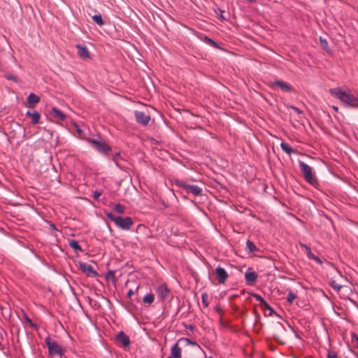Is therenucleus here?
<instances>
[{
    "instance_id": "nucleus-1",
    "label": "nucleus",
    "mask_w": 358,
    "mask_h": 358,
    "mask_svg": "<svg viewBox=\"0 0 358 358\" xmlns=\"http://www.w3.org/2000/svg\"><path fill=\"white\" fill-rule=\"evenodd\" d=\"M106 216L110 221L114 222L117 227L124 230L129 229L134 224L133 220L130 217L115 216L112 212L107 213Z\"/></svg>"
},
{
    "instance_id": "nucleus-2",
    "label": "nucleus",
    "mask_w": 358,
    "mask_h": 358,
    "mask_svg": "<svg viewBox=\"0 0 358 358\" xmlns=\"http://www.w3.org/2000/svg\"><path fill=\"white\" fill-rule=\"evenodd\" d=\"M173 182L178 187L184 189L187 194H192L194 196L202 195V189L197 185H189L187 182L176 178Z\"/></svg>"
},
{
    "instance_id": "nucleus-3",
    "label": "nucleus",
    "mask_w": 358,
    "mask_h": 358,
    "mask_svg": "<svg viewBox=\"0 0 358 358\" xmlns=\"http://www.w3.org/2000/svg\"><path fill=\"white\" fill-rule=\"evenodd\" d=\"M299 164L305 180L313 186L318 185V181L313 175L311 167L302 161H299Z\"/></svg>"
},
{
    "instance_id": "nucleus-4",
    "label": "nucleus",
    "mask_w": 358,
    "mask_h": 358,
    "mask_svg": "<svg viewBox=\"0 0 358 358\" xmlns=\"http://www.w3.org/2000/svg\"><path fill=\"white\" fill-rule=\"evenodd\" d=\"M87 141L96 150L99 152L104 155H108L111 151L112 148L105 141H99L94 138H88Z\"/></svg>"
},
{
    "instance_id": "nucleus-5",
    "label": "nucleus",
    "mask_w": 358,
    "mask_h": 358,
    "mask_svg": "<svg viewBox=\"0 0 358 358\" xmlns=\"http://www.w3.org/2000/svg\"><path fill=\"white\" fill-rule=\"evenodd\" d=\"M329 93L336 99H339L341 102L345 104L347 106H348L350 99L351 97V94H348L345 92H343L341 88H331L329 90Z\"/></svg>"
},
{
    "instance_id": "nucleus-6",
    "label": "nucleus",
    "mask_w": 358,
    "mask_h": 358,
    "mask_svg": "<svg viewBox=\"0 0 358 358\" xmlns=\"http://www.w3.org/2000/svg\"><path fill=\"white\" fill-rule=\"evenodd\" d=\"M45 344L48 346L49 354L50 355H62V348L57 343L52 341L48 336L45 339Z\"/></svg>"
},
{
    "instance_id": "nucleus-7",
    "label": "nucleus",
    "mask_w": 358,
    "mask_h": 358,
    "mask_svg": "<svg viewBox=\"0 0 358 358\" xmlns=\"http://www.w3.org/2000/svg\"><path fill=\"white\" fill-rule=\"evenodd\" d=\"M79 269L89 277H96L98 275L97 272L94 269L93 266L85 262H78Z\"/></svg>"
},
{
    "instance_id": "nucleus-8",
    "label": "nucleus",
    "mask_w": 358,
    "mask_h": 358,
    "mask_svg": "<svg viewBox=\"0 0 358 358\" xmlns=\"http://www.w3.org/2000/svg\"><path fill=\"white\" fill-rule=\"evenodd\" d=\"M135 117L136 122L142 124L143 126H146L148 124L150 120V116L148 114H146L144 112L142 111H135Z\"/></svg>"
},
{
    "instance_id": "nucleus-9",
    "label": "nucleus",
    "mask_w": 358,
    "mask_h": 358,
    "mask_svg": "<svg viewBox=\"0 0 358 358\" xmlns=\"http://www.w3.org/2000/svg\"><path fill=\"white\" fill-rule=\"evenodd\" d=\"M257 273L252 268H248L245 273V280L248 285H253L257 281Z\"/></svg>"
},
{
    "instance_id": "nucleus-10",
    "label": "nucleus",
    "mask_w": 358,
    "mask_h": 358,
    "mask_svg": "<svg viewBox=\"0 0 358 358\" xmlns=\"http://www.w3.org/2000/svg\"><path fill=\"white\" fill-rule=\"evenodd\" d=\"M215 275L220 284H224L229 277L227 272L221 266L215 268Z\"/></svg>"
},
{
    "instance_id": "nucleus-11",
    "label": "nucleus",
    "mask_w": 358,
    "mask_h": 358,
    "mask_svg": "<svg viewBox=\"0 0 358 358\" xmlns=\"http://www.w3.org/2000/svg\"><path fill=\"white\" fill-rule=\"evenodd\" d=\"M48 224H49V230L50 231V232L52 233V234L53 236H55L56 238V243H52V245H55L57 246H58L59 244H62V242H61V240L59 239V236H62L64 239V237L62 236V231H60L57 227L56 226L52 224V223H50V222H48Z\"/></svg>"
},
{
    "instance_id": "nucleus-12",
    "label": "nucleus",
    "mask_w": 358,
    "mask_h": 358,
    "mask_svg": "<svg viewBox=\"0 0 358 358\" xmlns=\"http://www.w3.org/2000/svg\"><path fill=\"white\" fill-rule=\"evenodd\" d=\"M78 49V55L83 59H89L91 58L90 53L85 45L77 44L76 45Z\"/></svg>"
},
{
    "instance_id": "nucleus-13",
    "label": "nucleus",
    "mask_w": 358,
    "mask_h": 358,
    "mask_svg": "<svg viewBox=\"0 0 358 358\" xmlns=\"http://www.w3.org/2000/svg\"><path fill=\"white\" fill-rule=\"evenodd\" d=\"M116 340L121 343L123 348H127L130 345V338L124 331H120L117 334Z\"/></svg>"
},
{
    "instance_id": "nucleus-14",
    "label": "nucleus",
    "mask_w": 358,
    "mask_h": 358,
    "mask_svg": "<svg viewBox=\"0 0 358 358\" xmlns=\"http://www.w3.org/2000/svg\"><path fill=\"white\" fill-rule=\"evenodd\" d=\"M156 292L162 301H164L169 293V289L166 284H162L156 288Z\"/></svg>"
},
{
    "instance_id": "nucleus-15",
    "label": "nucleus",
    "mask_w": 358,
    "mask_h": 358,
    "mask_svg": "<svg viewBox=\"0 0 358 358\" xmlns=\"http://www.w3.org/2000/svg\"><path fill=\"white\" fill-rule=\"evenodd\" d=\"M272 85L273 86H278L284 92H290L292 90V87L288 83L282 80H275Z\"/></svg>"
},
{
    "instance_id": "nucleus-16",
    "label": "nucleus",
    "mask_w": 358,
    "mask_h": 358,
    "mask_svg": "<svg viewBox=\"0 0 358 358\" xmlns=\"http://www.w3.org/2000/svg\"><path fill=\"white\" fill-rule=\"evenodd\" d=\"M26 116L31 117V122L32 124H38L41 118V114L36 110L33 112L27 110L26 113Z\"/></svg>"
},
{
    "instance_id": "nucleus-17",
    "label": "nucleus",
    "mask_w": 358,
    "mask_h": 358,
    "mask_svg": "<svg viewBox=\"0 0 358 358\" xmlns=\"http://www.w3.org/2000/svg\"><path fill=\"white\" fill-rule=\"evenodd\" d=\"M50 115L59 120H64L66 117V115H64L60 110L55 107H53L51 109L50 111Z\"/></svg>"
},
{
    "instance_id": "nucleus-18",
    "label": "nucleus",
    "mask_w": 358,
    "mask_h": 358,
    "mask_svg": "<svg viewBox=\"0 0 358 358\" xmlns=\"http://www.w3.org/2000/svg\"><path fill=\"white\" fill-rule=\"evenodd\" d=\"M27 101L29 106L34 108L40 101V97L34 93H31L28 96Z\"/></svg>"
},
{
    "instance_id": "nucleus-19",
    "label": "nucleus",
    "mask_w": 358,
    "mask_h": 358,
    "mask_svg": "<svg viewBox=\"0 0 358 358\" xmlns=\"http://www.w3.org/2000/svg\"><path fill=\"white\" fill-rule=\"evenodd\" d=\"M171 357L173 358H180L181 357V348L179 347L178 343H175L171 350Z\"/></svg>"
},
{
    "instance_id": "nucleus-20",
    "label": "nucleus",
    "mask_w": 358,
    "mask_h": 358,
    "mask_svg": "<svg viewBox=\"0 0 358 358\" xmlns=\"http://www.w3.org/2000/svg\"><path fill=\"white\" fill-rule=\"evenodd\" d=\"M305 249H306V253L308 259L314 260L318 264L321 265L322 264V261L320 259V257H317V255H314L311 252L310 248H305Z\"/></svg>"
},
{
    "instance_id": "nucleus-21",
    "label": "nucleus",
    "mask_w": 358,
    "mask_h": 358,
    "mask_svg": "<svg viewBox=\"0 0 358 358\" xmlns=\"http://www.w3.org/2000/svg\"><path fill=\"white\" fill-rule=\"evenodd\" d=\"M280 147L282 148V150L285 152L286 153L290 155L292 153H294L295 152V150L294 148H292V147H290L287 143H280Z\"/></svg>"
},
{
    "instance_id": "nucleus-22",
    "label": "nucleus",
    "mask_w": 358,
    "mask_h": 358,
    "mask_svg": "<svg viewBox=\"0 0 358 358\" xmlns=\"http://www.w3.org/2000/svg\"><path fill=\"white\" fill-rule=\"evenodd\" d=\"M155 300V295L152 293L146 294L143 299L144 303L151 304Z\"/></svg>"
},
{
    "instance_id": "nucleus-23",
    "label": "nucleus",
    "mask_w": 358,
    "mask_h": 358,
    "mask_svg": "<svg viewBox=\"0 0 358 358\" xmlns=\"http://www.w3.org/2000/svg\"><path fill=\"white\" fill-rule=\"evenodd\" d=\"M320 45L327 53H331V50L329 48L328 42L326 39L320 37Z\"/></svg>"
},
{
    "instance_id": "nucleus-24",
    "label": "nucleus",
    "mask_w": 358,
    "mask_h": 358,
    "mask_svg": "<svg viewBox=\"0 0 358 358\" xmlns=\"http://www.w3.org/2000/svg\"><path fill=\"white\" fill-rule=\"evenodd\" d=\"M205 43L208 45L213 46L215 48H219L217 43L210 38L209 37L204 36L203 38H201Z\"/></svg>"
},
{
    "instance_id": "nucleus-25",
    "label": "nucleus",
    "mask_w": 358,
    "mask_h": 358,
    "mask_svg": "<svg viewBox=\"0 0 358 358\" xmlns=\"http://www.w3.org/2000/svg\"><path fill=\"white\" fill-rule=\"evenodd\" d=\"M348 106L352 107V108H357L358 107V99L352 94Z\"/></svg>"
},
{
    "instance_id": "nucleus-26",
    "label": "nucleus",
    "mask_w": 358,
    "mask_h": 358,
    "mask_svg": "<svg viewBox=\"0 0 358 358\" xmlns=\"http://www.w3.org/2000/svg\"><path fill=\"white\" fill-rule=\"evenodd\" d=\"M92 19L99 26H103L105 24L101 14L94 15L92 16Z\"/></svg>"
},
{
    "instance_id": "nucleus-27",
    "label": "nucleus",
    "mask_w": 358,
    "mask_h": 358,
    "mask_svg": "<svg viewBox=\"0 0 358 358\" xmlns=\"http://www.w3.org/2000/svg\"><path fill=\"white\" fill-rule=\"evenodd\" d=\"M297 296L296 294L293 292L292 291L289 290L288 292V294L287 296V301L289 303H292L294 300L296 299Z\"/></svg>"
},
{
    "instance_id": "nucleus-28",
    "label": "nucleus",
    "mask_w": 358,
    "mask_h": 358,
    "mask_svg": "<svg viewBox=\"0 0 358 358\" xmlns=\"http://www.w3.org/2000/svg\"><path fill=\"white\" fill-rule=\"evenodd\" d=\"M330 286L336 291L338 292L342 286L339 285L335 280H331L329 282Z\"/></svg>"
},
{
    "instance_id": "nucleus-29",
    "label": "nucleus",
    "mask_w": 358,
    "mask_h": 358,
    "mask_svg": "<svg viewBox=\"0 0 358 358\" xmlns=\"http://www.w3.org/2000/svg\"><path fill=\"white\" fill-rule=\"evenodd\" d=\"M114 210L115 212L121 214L124 213L125 207L120 203H117L114 207Z\"/></svg>"
},
{
    "instance_id": "nucleus-30",
    "label": "nucleus",
    "mask_w": 358,
    "mask_h": 358,
    "mask_svg": "<svg viewBox=\"0 0 358 358\" xmlns=\"http://www.w3.org/2000/svg\"><path fill=\"white\" fill-rule=\"evenodd\" d=\"M106 278L108 280H111L113 282H115L116 280V278H115V271H112V270H109L107 273H106Z\"/></svg>"
},
{
    "instance_id": "nucleus-31",
    "label": "nucleus",
    "mask_w": 358,
    "mask_h": 358,
    "mask_svg": "<svg viewBox=\"0 0 358 358\" xmlns=\"http://www.w3.org/2000/svg\"><path fill=\"white\" fill-rule=\"evenodd\" d=\"M201 300L203 305L206 308L208 306L209 303L208 301V294L206 293H203L201 294Z\"/></svg>"
},
{
    "instance_id": "nucleus-32",
    "label": "nucleus",
    "mask_w": 358,
    "mask_h": 358,
    "mask_svg": "<svg viewBox=\"0 0 358 358\" xmlns=\"http://www.w3.org/2000/svg\"><path fill=\"white\" fill-rule=\"evenodd\" d=\"M252 296L256 299L257 301L259 302L262 305L263 303H265V300L259 294L253 293Z\"/></svg>"
},
{
    "instance_id": "nucleus-33",
    "label": "nucleus",
    "mask_w": 358,
    "mask_h": 358,
    "mask_svg": "<svg viewBox=\"0 0 358 358\" xmlns=\"http://www.w3.org/2000/svg\"><path fill=\"white\" fill-rule=\"evenodd\" d=\"M4 77L7 80H13L14 82H17V77L15 76L14 75H12V74H6V75H4Z\"/></svg>"
},
{
    "instance_id": "nucleus-34",
    "label": "nucleus",
    "mask_w": 358,
    "mask_h": 358,
    "mask_svg": "<svg viewBox=\"0 0 358 358\" xmlns=\"http://www.w3.org/2000/svg\"><path fill=\"white\" fill-rule=\"evenodd\" d=\"M69 245L71 247H78L80 246L77 241L73 239H68Z\"/></svg>"
},
{
    "instance_id": "nucleus-35",
    "label": "nucleus",
    "mask_w": 358,
    "mask_h": 358,
    "mask_svg": "<svg viewBox=\"0 0 358 358\" xmlns=\"http://www.w3.org/2000/svg\"><path fill=\"white\" fill-rule=\"evenodd\" d=\"M182 339H183L184 341H186V343H187L188 345H193V346H194V345H197V343H196L195 341H192V340H191V339H189V338H182Z\"/></svg>"
},
{
    "instance_id": "nucleus-36",
    "label": "nucleus",
    "mask_w": 358,
    "mask_h": 358,
    "mask_svg": "<svg viewBox=\"0 0 358 358\" xmlns=\"http://www.w3.org/2000/svg\"><path fill=\"white\" fill-rule=\"evenodd\" d=\"M102 192H99V191H94V193H93V198L95 200H98L99 196L101 195Z\"/></svg>"
},
{
    "instance_id": "nucleus-37",
    "label": "nucleus",
    "mask_w": 358,
    "mask_h": 358,
    "mask_svg": "<svg viewBox=\"0 0 358 358\" xmlns=\"http://www.w3.org/2000/svg\"><path fill=\"white\" fill-rule=\"evenodd\" d=\"M120 157V152H115V154L113 155V161L115 162V164L119 166V164L117 163V162L116 161V159L117 157Z\"/></svg>"
},
{
    "instance_id": "nucleus-38",
    "label": "nucleus",
    "mask_w": 358,
    "mask_h": 358,
    "mask_svg": "<svg viewBox=\"0 0 358 358\" xmlns=\"http://www.w3.org/2000/svg\"><path fill=\"white\" fill-rule=\"evenodd\" d=\"M26 321L30 324L31 327H34L35 329H37V327H38L37 324L33 323L31 320L29 319L28 317H26Z\"/></svg>"
},
{
    "instance_id": "nucleus-39",
    "label": "nucleus",
    "mask_w": 358,
    "mask_h": 358,
    "mask_svg": "<svg viewBox=\"0 0 358 358\" xmlns=\"http://www.w3.org/2000/svg\"><path fill=\"white\" fill-rule=\"evenodd\" d=\"M262 306H263V307L265 308V309H267V310H269L271 311H273V309L271 308V307L269 306V304L265 301V303H263L262 304Z\"/></svg>"
},
{
    "instance_id": "nucleus-40",
    "label": "nucleus",
    "mask_w": 358,
    "mask_h": 358,
    "mask_svg": "<svg viewBox=\"0 0 358 358\" xmlns=\"http://www.w3.org/2000/svg\"><path fill=\"white\" fill-rule=\"evenodd\" d=\"M291 108L298 114H302L303 111L296 106H291Z\"/></svg>"
},
{
    "instance_id": "nucleus-41",
    "label": "nucleus",
    "mask_w": 358,
    "mask_h": 358,
    "mask_svg": "<svg viewBox=\"0 0 358 358\" xmlns=\"http://www.w3.org/2000/svg\"><path fill=\"white\" fill-rule=\"evenodd\" d=\"M246 249L248 250V253H252L259 250L258 248H246Z\"/></svg>"
},
{
    "instance_id": "nucleus-42",
    "label": "nucleus",
    "mask_w": 358,
    "mask_h": 358,
    "mask_svg": "<svg viewBox=\"0 0 358 358\" xmlns=\"http://www.w3.org/2000/svg\"><path fill=\"white\" fill-rule=\"evenodd\" d=\"M327 358H337V355L335 352H329Z\"/></svg>"
},
{
    "instance_id": "nucleus-43",
    "label": "nucleus",
    "mask_w": 358,
    "mask_h": 358,
    "mask_svg": "<svg viewBox=\"0 0 358 358\" xmlns=\"http://www.w3.org/2000/svg\"><path fill=\"white\" fill-rule=\"evenodd\" d=\"M185 329H187L190 330L191 331H194V326L192 324H185Z\"/></svg>"
},
{
    "instance_id": "nucleus-44",
    "label": "nucleus",
    "mask_w": 358,
    "mask_h": 358,
    "mask_svg": "<svg viewBox=\"0 0 358 358\" xmlns=\"http://www.w3.org/2000/svg\"><path fill=\"white\" fill-rule=\"evenodd\" d=\"M75 251L77 252V251H80V252H84L85 250L83 249V248H80V247H78V248H73Z\"/></svg>"
},
{
    "instance_id": "nucleus-45",
    "label": "nucleus",
    "mask_w": 358,
    "mask_h": 358,
    "mask_svg": "<svg viewBox=\"0 0 358 358\" xmlns=\"http://www.w3.org/2000/svg\"><path fill=\"white\" fill-rule=\"evenodd\" d=\"M247 246H255V244L250 241L249 240L247 241Z\"/></svg>"
},
{
    "instance_id": "nucleus-46",
    "label": "nucleus",
    "mask_w": 358,
    "mask_h": 358,
    "mask_svg": "<svg viewBox=\"0 0 358 358\" xmlns=\"http://www.w3.org/2000/svg\"><path fill=\"white\" fill-rule=\"evenodd\" d=\"M332 108L335 112H338V108L337 106H332Z\"/></svg>"
},
{
    "instance_id": "nucleus-47",
    "label": "nucleus",
    "mask_w": 358,
    "mask_h": 358,
    "mask_svg": "<svg viewBox=\"0 0 358 358\" xmlns=\"http://www.w3.org/2000/svg\"><path fill=\"white\" fill-rule=\"evenodd\" d=\"M134 293H133V291L131 289H129V292H128V295L129 296H131Z\"/></svg>"
},
{
    "instance_id": "nucleus-48",
    "label": "nucleus",
    "mask_w": 358,
    "mask_h": 358,
    "mask_svg": "<svg viewBox=\"0 0 358 358\" xmlns=\"http://www.w3.org/2000/svg\"><path fill=\"white\" fill-rule=\"evenodd\" d=\"M247 1H248L249 3H254L255 1H257V0H246Z\"/></svg>"
},
{
    "instance_id": "nucleus-49",
    "label": "nucleus",
    "mask_w": 358,
    "mask_h": 358,
    "mask_svg": "<svg viewBox=\"0 0 358 358\" xmlns=\"http://www.w3.org/2000/svg\"><path fill=\"white\" fill-rule=\"evenodd\" d=\"M354 337L355 338L356 341L358 342V336L356 334L354 335Z\"/></svg>"
},
{
    "instance_id": "nucleus-50",
    "label": "nucleus",
    "mask_w": 358,
    "mask_h": 358,
    "mask_svg": "<svg viewBox=\"0 0 358 358\" xmlns=\"http://www.w3.org/2000/svg\"><path fill=\"white\" fill-rule=\"evenodd\" d=\"M279 327L283 329V327L282 326V324H279Z\"/></svg>"
},
{
    "instance_id": "nucleus-51",
    "label": "nucleus",
    "mask_w": 358,
    "mask_h": 358,
    "mask_svg": "<svg viewBox=\"0 0 358 358\" xmlns=\"http://www.w3.org/2000/svg\"><path fill=\"white\" fill-rule=\"evenodd\" d=\"M220 16H221V18H224V17L222 16V14H220Z\"/></svg>"
},
{
    "instance_id": "nucleus-52",
    "label": "nucleus",
    "mask_w": 358,
    "mask_h": 358,
    "mask_svg": "<svg viewBox=\"0 0 358 358\" xmlns=\"http://www.w3.org/2000/svg\"><path fill=\"white\" fill-rule=\"evenodd\" d=\"M220 16H221V18H224V17L222 16V14H220Z\"/></svg>"
},
{
    "instance_id": "nucleus-53",
    "label": "nucleus",
    "mask_w": 358,
    "mask_h": 358,
    "mask_svg": "<svg viewBox=\"0 0 358 358\" xmlns=\"http://www.w3.org/2000/svg\"><path fill=\"white\" fill-rule=\"evenodd\" d=\"M208 358H213V357H209Z\"/></svg>"
},
{
    "instance_id": "nucleus-54",
    "label": "nucleus",
    "mask_w": 358,
    "mask_h": 358,
    "mask_svg": "<svg viewBox=\"0 0 358 358\" xmlns=\"http://www.w3.org/2000/svg\"><path fill=\"white\" fill-rule=\"evenodd\" d=\"M169 358H171V357H169Z\"/></svg>"
},
{
    "instance_id": "nucleus-55",
    "label": "nucleus",
    "mask_w": 358,
    "mask_h": 358,
    "mask_svg": "<svg viewBox=\"0 0 358 358\" xmlns=\"http://www.w3.org/2000/svg\"><path fill=\"white\" fill-rule=\"evenodd\" d=\"M358 358V357H357Z\"/></svg>"
}]
</instances>
